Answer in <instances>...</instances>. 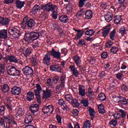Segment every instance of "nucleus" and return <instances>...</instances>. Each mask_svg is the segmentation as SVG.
<instances>
[{"label":"nucleus","instance_id":"nucleus-1","mask_svg":"<svg viewBox=\"0 0 128 128\" xmlns=\"http://www.w3.org/2000/svg\"><path fill=\"white\" fill-rule=\"evenodd\" d=\"M44 34H46V32L44 30H42L39 33L36 32H28L26 33L24 40L27 42L28 44H30L34 40H38L40 36H44Z\"/></svg>","mask_w":128,"mask_h":128},{"label":"nucleus","instance_id":"nucleus-2","mask_svg":"<svg viewBox=\"0 0 128 128\" xmlns=\"http://www.w3.org/2000/svg\"><path fill=\"white\" fill-rule=\"evenodd\" d=\"M8 34L12 40L18 38L22 36V32L20 30V28L18 27H10L8 30Z\"/></svg>","mask_w":128,"mask_h":128},{"label":"nucleus","instance_id":"nucleus-3","mask_svg":"<svg viewBox=\"0 0 128 128\" xmlns=\"http://www.w3.org/2000/svg\"><path fill=\"white\" fill-rule=\"evenodd\" d=\"M36 26V21L33 19H29L28 17H25L23 19V21L22 24V28L24 29H26V27L32 28Z\"/></svg>","mask_w":128,"mask_h":128},{"label":"nucleus","instance_id":"nucleus-4","mask_svg":"<svg viewBox=\"0 0 128 128\" xmlns=\"http://www.w3.org/2000/svg\"><path fill=\"white\" fill-rule=\"evenodd\" d=\"M58 6L56 4H52L51 3H48L45 5H42L41 6V10L46 12H54V10H58Z\"/></svg>","mask_w":128,"mask_h":128},{"label":"nucleus","instance_id":"nucleus-5","mask_svg":"<svg viewBox=\"0 0 128 128\" xmlns=\"http://www.w3.org/2000/svg\"><path fill=\"white\" fill-rule=\"evenodd\" d=\"M7 73L10 76H18L20 74V70L14 66H11L9 69H7Z\"/></svg>","mask_w":128,"mask_h":128},{"label":"nucleus","instance_id":"nucleus-6","mask_svg":"<svg viewBox=\"0 0 128 128\" xmlns=\"http://www.w3.org/2000/svg\"><path fill=\"white\" fill-rule=\"evenodd\" d=\"M90 28H86L82 30H78L76 29V28H74L73 30L75 32H77V34H76V36L74 38V40H80L82 36H84V34H86V30H90Z\"/></svg>","mask_w":128,"mask_h":128},{"label":"nucleus","instance_id":"nucleus-7","mask_svg":"<svg viewBox=\"0 0 128 128\" xmlns=\"http://www.w3.org/2000/svg\"><path fill=\"white\" fill-rule=\"evenodd\" d=\"M88 0H79L78 6L79 8L86 7V8H92V3L90 2L86 4Z\"/></svg>","mask_w":128,"mask_h":128},{"label":"nucleus","instance_id":"nucleus-8","mask_svg":"<svg viewBox=\"0 0 128 128\" xmlns=\"http://www.w3.org/2000/svg\"><path fill=\"white\" fill-rule=\"evenodd\" d=\"M49 53L51 56H53L54 58H57V60L60 59L62 55L60 51L56 52L54 48H52V50L49 52Z\"/></svg>","mask_w":128,"mask_h":128},{"label":"nucleus","instance_id":"nucleus-9","mask_svg":"<svg viewBox=\"0 0 128 128\" xmlns=\"http://www.w3.org/2000/svg\"><path fill=\"white\" fill-rule=\"evenodd\" d=\"M23 74L26 76H32L34 70L30 66H26L22 69Z\"/></svg>","mask_w":128,"mask_h":128},{"label":"nucleus","instance_id":"nucleus-10","mask_svg":"<svg viewBox=\"0 0 128 128\" xmlns=\"http://www.w3.org/2000/svg\"><path fill=\"white\" fill-rule=\"evenodd\" d=\"M115 98H118V104H121L124 106L128 104V99L122 96H115Z\"/></svg>","mask_w":128,"mask_h":128},{"label":"nucleus","instance_id":"nucleus-11","mask_svg":"<svg viewBox=\"0 0 128 128\" xmlns=\"http://www.w3.org/2000/svg\"><path fill=\"white\" fill-rule=\"evenodd\" d=\"M43 94L42 98L43 100H48L49 98L52 96V90L46 88V90H42Z\"/></svg>","mask_w":128,"mask_h":128},{"label":"nucleus","instance_id":"nucleus-12","mask_svg":"<svg viewBox=\"0 0 128 128\" xmlns=\"http://www.w3.org/2000/svg\"><path fill=\"white\" fill-rule=\"evenodd\" d=\"M54 112V106L52 105H48L44 106L42 108V111L44 114H48L50 112Z\"/></svg>","mask_w":128,"mask_h":128},{"label":"nucleus","instance_id":"nucleus-13","mask_svg":"<svg viewBox=\"0 0 128 128\" xmlns=\"http://www.w3.org/2000/svg\"><path fill=\"white\" fill-rule=\"evenodd\" d=\"M50 53H47L44 56L42 62L46 66L50 65Z\"/></svg>","mask_w":128,"mask_h":128},{"label":"nucleus","instance_id":"nucleus-14","mask_svg":"<svg viewBox=\"0 0 128 128\" xmlns=\"http://www.w3.org/2000/svg\"><path fill=\"white\" fill-rule=\"evenodd\" d=\"M69 68H70L71 72H72V75L78 78L80 76V72L78 70V68H76V66H70Z\"/></svg>","mask_w":128,"mask_h":128},{"label":"nucleus","instance_id":"nucleus-15","mask_svg":"<svg viewBox=\"0 0 128 128\" xmlns=\"http://www.w3.org/2000/svg\"><path fill=\"white\" fill-rule=\"evenodd\" d=\"M73 60L74 62L76 64V66L78 68H82V60H80V57L78 56H74L73 57Z\"/></svg>","mask_w":128,"mask_h":128},{"label":"nucleus","instance_id":"nucleus-16","mask_svg":"<svg viewBox=\"0 0 128 128\" xmlns=\"http://www.w3.org/2000/svg\"><path fill=\"white\" fill-rule=\"evenodd\" d=\"M39 110L40 106L36 104L32 105L30 108V110L32 114L38 112Z\"/></svg>","mask_w":128,"mask_h":128},{"label":"nucleus","instance_id":"nucleus-17","mask_svg":"<svg viewBox=\"0 0 128 128\" xmlns=\"http://www.w3.org/2000/svg\"><path fill=\"white\" fill-rule=\"evenodd\" d=\"M66 76L64 73L62 74L60 78V80L59 82L60 84V86L62 88H64V84H66Z\"/></svg>","mask_w":128,"mask_h":128},{"label":"nucleus","instance_id":"nucleus-18","mask_svg":"<svg viewBox=\"0 0 128 128\" xmlns=\"http://www.w3.org/2000/svg\"><path fill=\"white\" fill-rule=\"evenodd\" d=\"M11 92L12 94L18 95L22 92V89L20 87L15 86L12 88Z\"/></svg>","mask_w":128,"mask_h":128},{"label":"nucleus","instance_id":"nucleus-19","mask_svg":"<svg viewBox=\"0 0 128 128\" xmlns=\"http://www.w3.org/2000/svg\"><path fill=\"white\" fill-rule=\"evenodd\" d=\"M22 50L23 54L26 58H28V56H30V54H32V48L30 47L27 48H22Z\"/></svg>","mask_w":128,"mask_h":128},{"label":"nucleus","instance_id":"nucleus-20","mask_svg":"<svg viewBox=\"0 0 128 128\" xmlns=\"http://www.w3.org/2000/svg\"><path fill=\"white\" fill-rule=\"evenodd\" d=\"M10 20L8 18L0 17V24H4V26H8L10 24Z\"/></svg>","mask_w":128,"mask_h":128},{"label":"nucleus","instance_id":"nucleus-21","mask_svg":"<svg viewBox=\"0 0 128 128\" xmlns=\"http://www.w3.org/2000/svg\"><path fill=\"white\" fill-rule=\"evenodd\" d=\"M50 70H52V72H62L60 67L58 64L50 65Z\"/></svg>","mask_w":128,"mask_h":128},{"label":"nucleus","instance_id":"nucleus-22","mask_svg":"<svg viewBox=\"0 0 128 128\" xmlns=\"http://www.w3.org/2000/svg\"><path fill=\"white\" fill-rule=\"evenodd\" d=\"M114 15L112 13L110 12H108L104 16V18L107 22H110L112 20V17Z\"/></svg>","mask_w":128,"mask_h":128},{"label":"nucleus","instance_id":"nucleus-23","mask_svg":"<svg viewBox=\"0 0 128 128\" xmlns=\"http://www.w3.org/2000/svg\"><path fill=\"white\" fill-rule=\"evenodd\" d=\"M69 102L73 108H78L80 106V104L78 100L76 98H73Z\"/></svg>","mask_w":128,"mask_h":128},{"label":"nucleus","instance_id":"nucleus-24","mask_svg":"<svg viewBox=\"0 0 128 128\" xmlns=\"http://www.w3.org/2000/svg\"><path fill=\"white\" fill-rule=\"evenodd\" d=\"M6 60H9L10 62H18L16 57L13 56H6Z\"/></svg>","mask_w":128,"mask_h":128},{"label":"nucleus","instance_id":"nucleus-25","mask_svg":"<svg viewBox=\"0 0 128 128\" xmlns=\"http://www.w3.org/2000/svg\"><path fill=\"white\" fill-rule=\"evenodd\" d=\"M0 38L4 40L8 38V30L4 29L0 30Z\"/></svg>","mask_w":128,"mask_h":128},{"label":"nucleus","instance_id":"nucleus-26","mask_svg":"<svg viewBox=\"0 0 128 128\" xmlns=\"http://www.w3.org/2000/svg\"><path fill=\"white\" fill-rule=\"evenodd\" d=\"M26 97L28 102L34 100V93L32 91H30L27 93Z\"/></svg>","mask_w":128,"mask_h":128},{"label":"nucleus","instance_id":"nucleus-27","mask_svg":"<svg viewBox=\"0 0 128 128\" xmlns=\"http://www.w3.org/2000/svg\"><path fill=\"white\" fill-rule=\"evenodd\" d=\"M58 18L60 22H62V24H66V22L70 20L68 17L66 15H62L59 16Z\"/></svg>","mask_w":128,"mask_h":128},{"label":"nucleus","instance_id":"nucleus-28","mask_svg":"<svg viewBox=\"0 0 128 128\" xmlns=\"http://www.w3.org/2000/svg\"><path fill=\"white\" fill-rule=\"evenodd\" d=\"M40 8H40V5L36 4L33 6L31 12L32 14H36L38 12H40Z\"/></svg>","mask_w":128,"mask_h":128},{"label":"nucleus","instance_id":"nucleus-29","mask_svg":"<svg viewBox=\"0 0 128 128\" xmlns=\"http://www.w3.org/2000/svg\"><path fill=\"white\" fill-rule=\"evenodd\" d=\"M119 112L120 113H117V116H121V118H124V120L126 119V114H128V112L122 109H120L119 110Z\"/></svg>","mask_w":128,"mask_h":128},{"label":"nucleus","instance_id":"nucleus-30","mask_svg":"<svg viewBox=\"0 0 128 128\" xmlns=\"http://www.w3.org/2000/svg\"><path fill=\"white\" fill-rule=\"evenodd\" d=\"M79 96H86V88L82 85H79L78 88Z\"/></svg>","mask_w":128,"mask_h":128},{"label":"nucleus","instance_id":"nucleus-31","mask_svg":"<svg viewBox=\"0 0 128 128\" xmlns=\"http://www.w3.org/2000/svg\"><path fill=\"white\" fill-rule=\"evenodd\" d=\"M15 4H16V8H19L20 10L22 8H24V4H26V2H22L20 0H16Z\"/></svg>","mask_w":128,"mask_h":128},{"label":"nucleus","instance_id":"nucleus-32","mask_svg":"<svg viewBox=\"0 0 128 128\" xmlns=\"http://www.w3.org/2000/svg\"><path fill=\"white\" fill-rule=\"evenodd\" d=\"M4 120L6 122V123L9 124V128H10V124H12V117L8 115H6L4 116Z\"/></svg>","mask_w":128,"mask_h":128},{"label":"nucleus","instance_id":"nucleus-33","mask_svg":"<svg viewBox=\"0 0 128 128\" xmlns=\"http://www.w3.org/2000/svg\"><path fill=\"white\" fill-rule=\"evenodd\" d=\"M119 34H120L122 36L126 34V26H124L119 29Z\"/></svg>","mask_w":128,"mask_h":128},{"label":"nucleus","instance_id":"nucleus-34","mask_svg":"<svg viewBox=\"0 0 128 128\" xmlns=\"http://www.w3.org/2000/svg\"><path fill=\"white\" fill-rule=\"evenodd\" d=\"M98 111L100 114H104L106 112V110L104 109V104H101L98 105Z\"/></svg>","mask_w":128,"mask_h":128},{"label":"nucleus","instance_id":"nucleus-35","mask_svg":"<svg viewBox=\"0 0 128 128\" xmlns=\"http://www.w3.org/2000/svg\"><path fill=\"white\" fill-rule=\"evenodd\" d=\"M86 18L87 20H90L92 18V12L90 10H87L85 12Z\"/></svg>","mask_w":128,"mask_h":128},{"label":"nucleus","instance_id":"nucleus-36","mask_svg":"<svg viewBox=\"0 0 128 128\" xmlns=\"http://www.w3.org/2000/svg\"><path fill=\"white\" fill-rule=\"evenodd\" d=\"M1 88L4 92H8L10 90V87L8 84H4L1 86Z\"/></svg>","mask_w":128,"mask_h":128},{"label":"nucleus","instance_id":"nucleus-37","mask_svg":"<svg viewBox=\"0 0 128 128\" xmlns=\"http://www.w3.org/2000/svg\"><path fill=\"white\" fill-rule=\"evenodd\" d=\"M66 9L67 12H68L70 14H72V10H74V8H72V4L70 2H68V4H66Z\"/></svg>","mask_w":128,"mask_h":128},{"label":"nucleus","instance_id":"nucleus-38","mask_svg":"<svg viewBox=\"0 0 128 128\" xmlns=\"http://www.w3.org/2000/svg\"><path fill=\"white\" fill-rule=\"evenodd\" d=\"M36 90H34V94H40L42 90V86H40V84H36Z\"/></svg>","mask_w":128,"mask_h":128},{"label":"nucleus","instance_id":"nucleus-39","mask_svg":"<svg viewBox=\"0 0 128 128\" xmlns=\"http://www.w3.org/2000/svg\"><path fill=\"white\" fill-rule=\"evenodd\" d=\"M98 100L104 102V100H106V96L104 94L101 93L98 95Z\"/></svg>","mask_w":128,"mask_h":128},{"label":"nucleus","instance_id":"nucleus-40","mask_svg":"<svg viewBox=\"0 0 128 128\" xmlns=\"http://www.w3.org/2000/svg\"><path fill=\"white\" fill-rule=\"evenodd\" d=\"M32 116L29 115L27 118H26L24 122L26 124H32Z\"/></svg>","mask_w":128,"mask_h":128},{"label":"nucleus","instance_id":"nucleus-41","mask_svg":"<svg viewBox=\"0 0 128 128\" xmlns=\"http://www.w3.org/2000/svg\"><path fill=\"white\" fill-rule=\"evenodd\" d=\"M116 30L114 29L110 34V38L112 40H114V36H116Z\"/></svg>","mask_w":128,"mask_h":128},{"label":"nucleus","instance_id":"nucleus-42","mask_svg":"<svg viewBox=\"0 0 128 128\" xmlns=\"http://www.w3.org/2000/svg\"><path fill=\"white\" fill-rule=\"evenodd\" d=\"M88 112L90 116H92V118L96 117V111H94V108H92L90 107V109L88 110Z\"/></svg>","mask_w":128,"mask_h":128},{"label":"nucleus","instance_id":"nucleus-43","mask_svg":"<svg viewBox=\"0 0 128 128\" xmlns=\"http://www.w3.org/2000/svg\"><path fill=\"white\" fill-rule=\"evenodd\" d=\"M34 94L38 104H42V96H40V94L34 93Z\"/></svg>","mask_w":128,"mask_h":128},{"label":"nucleus","instance_id":"nucleus-44","mask_svg":"<svg viewBox=\"0 0 128 128\" xmlns=\"http://www.w3.org/2000/svg\"><path fill=\"white\" fill-rule=\"evenodd\" d=\"M86 40L84 39H80L78 46H86Z\"/></svg>","mask_w":128,"mask_h":128},{"label":"nucleus","instance_id":"nucleus-45","mask_svg":"<svg viewBox=\"0 0 128 128\" xmlns=\"http://www.w3.org/2000/svg\"><path fill=\"white\" fill-rule=\"evenodd\" d=\"M85 34H86V36H92L94 34V31L92 29H90V30L86 31Z\"/></svg>","mask_w":128,"mask_h":128},{"label":"nucleus","instance_id":"nucleus-46","mask_svg":"<svg viewBox=\"0 0 128 128\" xmlns=\"http://www.w3.org/2000/svg\"><path fill=\"white\" fill-rule=\"evenodd\" d=\"M114 22L116 24H120L122 22V18L120 16H116L114 18Z\"/></svg>","mask_w":128,"mask_h":128},{"label":"nucleus","instance_id":"nucleus-47","mask_svg":"<svg viewBox=\"0 0 128 128\" xmlns=\"http://www.w3.org/2000/svg\"><path fill=\"white\" fill-rule=\"evenodd\" d=\"M65 98L66 100L68 102H70L72 100L74 99V97H72V96L70 94H67L65 96Z\"/></svg>","mask_w":128,"mask_h":128},{"label":"nucleus","instance_id":"nucleus-48","mask_svg":"<svg viewBox=\"0 0 128 128\" xmlns=\"http://www.w3.org/2000/svg\"><path fill=\"white\" fill-rule=\"evenodd\" d=\"M110 32V28H108L107 30H104L102 32V36H104V38H106L108 36V33Z\"/></svg>","mask_w":128,"mask_h":128},{"label":"nucleus","instance_id":"nucleus-49","mask_svg":"<svg viewBox=\"0 0 128 128\" xmlns=\"http://www.w3.org/2000/svg\"><path fill=\"white\" fill-rule=\"evenodd\" d=\"M81 104H83L84 106H85V108H88V104H90L88 103V100L86 99L81 100Z\"/></svg>","mask_w":128,"mask_h":128},{"label":"nucleus","instance_id":"nucleus-50","mask_svg":"<svg viewBox=\"0 0 128 128\" xmlns=\"http://www.w3.org/2000/svg\"><path fill=\"white\" fill-rule=\"evenodd\" d=\"M118 4H122V6L124 8H126L128 6V4L126 2V0H118Z\"/></svg>","mask_w":128,"mask_h":128},{"label":"nucleus","instance_id":"nucleus-51","mask_svg":"<svg viewBox=\"0 0 128 128\" xmlns=\"http://www.w3.org/2000/svg\"><path fill=\"white\" fill-rule=\"evenodd\" d=\"M83 128H90V120H86L84 122Z\"/></svg>","mask_w":128,"mask_h":128},{"label":"nucleus","instance_id":"nucleus-52","mask_svg":"<svg viewBox=\"0 0 128 128\" xmlns=\"http://www.w3.org/2000/svg\"><path fill=\"white\" fill-rule=\"evenodd\" d=\"M114 44V41L112 40H108V42H106L105 46L106 48H111L112 46Z\"/></svg>","mask_w":128,"mask_h":128},{"label":"nucleus","instance_id":"nucleus-53","mask_svg":"<svg viewBox=\"0 0 128 128\" xmlns=\"http://www.w3.org/2000/svg\"><path fill=\"white\" fill-rule=\"evenodd\" d=\"M109 124H110V126H116V124H118V120H116L112 119L110 122Z\"/></svg>","mask_w":128,"mask_h":128},{"label":"nucleus","instance_id":"nucleus-54","mask_svg":"<svg viewBox=\"0 0 128 128\" xmlns=\"http://www.w3.org/2000/svg\"><path fill=\"white\" fill-rule=\"evenodd\" d=\"M110 51L113 54H117L118 52V48L117 46H112L110 48Z\"/></svg>","mask_w":128,"mask_h":128},{"label":"nucleus","instance_id":"nucleus-55","mask_svg":"<svg viewBox=\"0 0 128 128\" xmlns=\"http://www.w3.org/2000/svg\"><path fill=\"white\" fill-rule=\"evenodd\" d=\"M52 12V14H51L52 17L54 18V20H56V18H58V12H56V10Z\"/></svg>","mask_w":128,"mask_h":128},{"label":"nucleus","instance_id":"nucleus-56","mask_svg":"<svg viewBox=\"0 0 128 128\" xmlns=\"http://www.w3.org/2000/svg\"><path fill=\"white\" fill-rule=\"evenodd\" d=\"M32 48H34V50H36V48H38L40 46L38 42L36 41L34 42H33V44H32Z\"/></svg>","mask_w":128,"mask_h":128},{"label":"nucleus","instance_id":"nucleus-57","mask_svg":"<svg viewBox=\"0 0 128 128\" xmlns=\"http://www.w3.org/2000/svg\"><path fill=\"white\" fill-rule=\"evenodd\" d=\"M108 54L107 53V52H104L102 53L101 54V58L103 60H106L108 58Z\"/></svg>","mask_w":128,"mask_h":128},{"label":"nucleus","instance_id":"nucleus-58","mask_svg":"<svg viewBox=\"0 0 128 128\" xmlns=\"http://www.w3.org/2000/svg\"><path fill=\"white\" fill-rule=\"evenodd\" d=\"M55 26H53L54 28V30H58V32H60L61 34H62V32H64V31L60 32L62 29L60 28V26H58L56 24H55Z\"/></svg>","mask_w":128,"mask_h":128},{"label":"nucleus","instance_id":"nucleus-59","mask_svg":"<svg viewBox=\"0 0 128 128\" xmlns=\"http://www.w3.org/2000/svg\"><path fill=\"white\" fill-rule=\"evenodd\" d=\"M121 90L122 92H128V87L126 84H122L121 86Z\"/></svg>","mask_w":128,"mask_h":128},{"label":"nucleus","instance_id":"nucleus-60","mask_svg":"<svg viewBox=\"0 0 128 128\" xmlns=\"http://www.w3.org/2000/svg\"><path fill=\"white\" fill-rule=\"evenodd\" d=\"M123 76H124V74L122 73H118V74H116V78H117L119 80H121Z\"/></svg>","mask_w":128,"mask_h":128},{"label":"nucleus","instance_id":"nucleus-61","mask_svg":"<svg viewBox=\"0 0 128 128\" xmlns=\"http://www.w3.org/2000/svg\"><path fill=\"white\" fill-rule=\"evenodd\" d=\"M58 80H60V76H54L53 77V82L54 84H58Z\"/></svg>","mask_w":128,"mask_h":128},{"label":"nucleus","instance_id":"nucleus-62","mask_svg":"<svg viewBox=\"0 0 128 128\" xmlns=\"http://www.w3.org/2000/svg\"><path fill=\"white\" fill-rule=\"evenodd\" d=\"M104 68L106 72H108V70H110L112 68V67L110 66V63H106V64L104 66Z\"/></svg>","mask_w":128,"mask_h":128},{"label":"nucleus","instance_id":"nucleus-63","mask_svg":"<svg viewBox=\"0 0 128 128\" xmlns=\"http://www.w3.org/2000/svg\"><path fill=\"white\" fill-rule=\"evenodd\" d=\"M78 112H79L76 109H74L72 111V114L74 116H78Z\"/></svg>","mask_w":128,"mask_h":128},{"label":"nucleus","instance_id":"nucleus-64","mask_svg":"<svg viewBox=\"0 0 128 128\" xmlns=\"http://www.w3.org/2000/svg\"><path fill=\"white\" fill-rule=\"evenodd\" d=\"M56 118L58 124H62V116L58 114H56Z\"/></svg>","mask_w":128,"mask_h":128}]
</instances>
